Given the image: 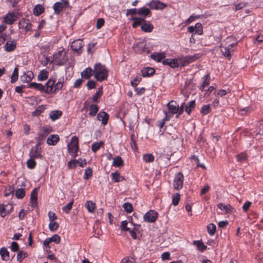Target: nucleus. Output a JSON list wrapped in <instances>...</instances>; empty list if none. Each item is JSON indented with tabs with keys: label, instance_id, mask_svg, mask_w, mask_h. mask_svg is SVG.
<instances>
[{
	"label": "nucleus",
	"instance_id": "1",
	"mask_svg": "<svg viewBox=\"0 0 263 263\" xmlns=\"http://www.w3.org/2000/svg\"><path fill=\"white\" fill-rule=\"evenodd\" d=\"M237 44V42L235 38L233 36L228 37L222 43L220 46V51L222 55L230 59L232 53L235 49V46Z\"/></svg>",
	"mask_w": 263,
	"mask_h": 263
},
{
	"label": "nucleus",
	"instance_id": "2",
	"mask_svg": "<svg viewBox=\"0 0 263 263\" xmlns=\"http://www.w3.org/2000/svg\"><path fill=\"white\" fill-rule=\"evenodd\" d=\"M93 72L95 73V78L100 82L105 80L107 78V69L104 65L100 63L95 64Z\"/></svg>",
	"mask_w": 263,
	"mask_h": 263
},
{
	"label": "nucleus",
	"instance_id": "3",
	"mask_svg": "<svg viewBox=\"0 0 263 263\" xmlns=\"http://www.w3.org/2000/svg\"><path fill=\"white\" fill-rule=\"evenodd\" d=\"M69 153L73 157H76L79 150V139L76 136L72 137L70 142L68 144Z\"/></svg>",
	"mask_w": 263,
	"mask_h": 263
},
{
	"label": "nucleus",
	"instance_id": "4",
	"mask_svg": "<svg viewBox=\"0 0 263 263\" xmlns=\"http://www.w3.org/2000/svg\"><path fill=\"white\" fill-rule=\"evenodd\" d=\"M54 62L58 65H63L68 61V57L64 49H61L53 54Z\"/></svg>",
	"mask_w": 263,
	"mask_h": 263
},
{
	"label": "nucleus",
	"instance_id": "5",
	"mask_svg": "<svg viewBox=\"0 0 263 263\" xmlns=\"http://www.w3.org/2000/svg\"><path fill=\"white\" fill-rule=\"evenodd\" d=\"M201 57L200 54H196L194 55H187L185 57L180 56L178 57L179 64L181 66H184L198 59Z\"/></svg>",
	"mask_w": 263,
	"mask_h": 263
},
{
	"label": "nucleus",
	"instance_id": "6",
	"mask_svg": "<svg viewBox=\"0 0 263 263\" xmlns=\"http://www.w3.org/2000/svg\"><path fill=\"white\" fill-rule=\"evenodd\" d=\"M40 143H37L36 145L32 147L29 156L31 158L42 159L43 156L42 155L41 148L39 147Z\"/></svg>",
	"mask_w": 263,
	"mask_h": 263
},
{
	"label": "nucleus",
	"instance_id": "7",
	"mask_svg": "<svg viewBox=\"0 0 263 263\" xmlns=\"http://www.w3.org/2000/svg\"><path fill=\"white\" fill-rule=\"evenodd\" d=\"M184 177L182 173H177L174 178L173 185L175 189L179 190L181 189L183 185Z\"/></svg>",
	"mask_w": 263,
	"mask_h": 263
},
{
	"label": "nucleus",
	"instance_id": "8",
	"mask_svg": "<svg viewBox=\"0 0 263 263\" xmlns=\"http://www.w3.org/2000/svg\"><path fill=\"white\" fill-rule=\"evenodd\" d=\"M61 2L55 3L53 6L54 13L59 14L62 11L64 7L69 6V2L68 0H61Z\"/></svg>",
	"mask_w": 263,
	"mask_h": 263
},
{
	"label": "nucleus",
	"instance_id": "9",
	"mask_svg": "<svg viewBox=\"0 0 263 263\" xmlns=\"http://www.w3.org/2000/svg\"><path fill=\"white\" fill-rule=\"evenodd\" d=\"M158 218L157 213L154 210L147 212L143 217L144 220L148 222H154Z\"/></svg>",
	"mask_w": 263,
	"mask_h": 263
},
{
	"label": "nucleus",
	"instance_id": "10",
	"mask_svg": "<svg viewBox=\"0 0 263 263\" xmlns=\"http://www.w3.org/2000/svg\"><path fill=\"white\" fill-rule=\"evenodd\" d=\"M55 83V80L49 79L44 86V92L46 94L53 93V86Z\"/></svg>",
	"mask_w": 263,
	"mask_h": 263
},
{
	"label": "nucleus",
	"instance_id": "11",
	"mask_svg": "<svg viewBox=\"0 0 263 263\" xmlns=\"http://www.w3.org/2000/svg\"><path fill=\"white\" fill-rule=\"evenodd\" d=\"M164 65H169L172 68L178 67L179 65V59H167L162 61Z\"/></svg>",
	"mask_w": 263,
	"mask_h": 263
},
{
	"label": "nucleus",
	"instance_id": "12",
	"mask_svg": "<svg viewBox=\"0 0 263 263\" xmlns=\"http://www.w3.org/2000/svg\"><path fill=\"white\" fill-rule=\"evenodd\" d=\"M169 112L172 114H179V105L176 101H171L167 104Z\"/></svg>",
	"mask_w": 263,
	"mask_h": 263
},
{
	"label": "nucleus",
	"instance_id": "13",
	"mask_svg": "<svg viewBox=\"0 0 263 263\" xmlns=\"http://www.w3.org/2000/svg\"><path fill=\"white\" fill-rule=\"evenodd\" d=\"M33 78V73L31 71H27L21 76L20 79L22 82L28 83L30 82Z\"/></svg>",
	"mask_w": 263,
	"mask_h": 263
},
{
	"label": "nucleus",
	"instance_id": "14",
	"mask_svg": "<svg viewBox=\"0 0 263 263\" xmlns=\"http://www.w3.org/2000/svg\"><path fill=\"white\" fill-rule=\"evenodd\" d=\"M17 16L13 13H9L4 17V21L7 24H12L16 21Z\"/></svg>",
	"mask_w": 263,
	"mask_h": 263
},
{
	"label": "nucleus",
	"instance_id": "15",
	"mask_svg": "<svg viewBox=\"0 0 263 263\" xmlns=\"http://www.w3.org/2000/svg\"><path fill=\"white\" fill-rule=\"evenodd\" d=\"M16 47V42L15 40H8L4 45V48L8 52L13 51Z\"/></svg>",
	"mask_w": 263,
	"mask_h": 263
},
{
	"label": "nucleus",
	"instance_id": "16",
	"mask_svg": "<svg viewBox=\"0 0 263 263\" xmlns=\"http://www.w3.org/2000/svg\"><path fill=\"white\" fill-rule=\"evenodd\" d=\"M18 26L20 28L24 29L26 31H28L31 29L32 25L29 20L23 19L18 23Z\"/></svg>",
	"mask_w": 263,
	"mask_h": 263
},
{
	"label": "nucleus",
	"instance_id": "17",
	"mask_svg": "<svg viewBox=\"0 0 263 263\" xmlns=\"http://www.w3.org/2000/svg\"><path fill=\"white\" fill-rule=\"evenodd\" d=\"M109 118V116L105 111H100L97 115V119L102 121L103 125H106L107 123Z\"/></svg>",
	"mask_w": 263,
	"mask_h": 263
},
{
	"label": "nucleus",
	"instance_id": "18",
	"mask_svg": "<svg viewBox=\"0 0 263 263\" xmlns=\"http://www.w3.org/2000/svg\"><path fill=\"white\" fill-rule=\"evenodd\" d=\"M82 46V41L81 40H75L73 41L71 44V49L78 52L81 50Z\"/></svg>",
	"mask_w": 263,
	"mask_h": 263
},
{
	"label": "nucleus",
	"instance_id": "19",
	"mask_svg": "<svg viewBox=\"0 0 263 263\" xmlns=\"http://www.w3.org/2000/svg\"><path fill=\"white\" fill-rule=\"evenodd\" d=\"M151 8L153 9H162L166 6V5L159 1H152L148 4Z\"/></svg>",
	"mask_w": 263,
	"mask_h": 263
},
{
	"label": "nucleus",
	"instance_id": "20",
	"mask_svg": "<svg viewBox=\"0 0 263 263\" xmlns=\"http://www.w3.org/2000/svg\"><path fill=\"white\" fill-rule=\"evenodd\" d=\"M37 193L36 189L32 190L31 193L30 203L33 207H36L37 204Z\"/></svg>",
	"mask_w": 263,
	"mask_h": 263
},
{
	"label": "nucleus",
	"instance_id": "21",
	"mask_svg": "<svg viewBox=\"0 0 263 263\" xmlns=\"http://www.w3.org/2000/svg\"><path fill=\"white\" fill-rule=\"evenodd\" d=\"M60 138L58 135H51L47 139V143L49 145H54L59 141Z\"/></svg>",
	"mask_w": 263,
	"mask_h": 263
},
{
	"label": "nucleus",
	"instance_id": "22",
	"mask_svg": "<svg viewBox=\"0 0 263 263\" xmlns=\"http://www.w3.org/2000/svg\"><path fill=\"white\" fill-rule=\"evenodd\" d=\"M153 25L149 22H143L141 26V29L142 31L145 32H151L153 29Z\"/></svg>",
	"mask_w": 263,
	"mask_h": 263
},
{
	"label": "nucleus",
	"instance_id": "23",
	"mask_svg": "<svg viewBox=\"0 0 263 263\" xmlns=\"http://www.w3.org/2000/svg\"><path fill=\"white\" fill-rule=\"evenodd\" d=\"M93 72L90 67H87L81 72V77L85 79H89L92 76Z\"/></svg>",
	"mask_w": 263,
	"mask_h": 263
},
{
	"label": "nucleus",
	"instance_id": "24",
	"mask_svg": "<svg viewBox=\"0 0 263 263\" xmlns=\"http://www.w3.org/2000/svg\"><path fill=\"white\" fill-rule=\"evenodd\" d=\"M151 57L154 60L160 62L165 58V53L164 52L154 53L151 55Z\"/></svg>",
	"mask_w": 263,
	"mask_h": 263
},
{
	"label": "nucleus",
	"instance_id": "25",
	"mask_svg": "<svg viewBox=\"0 0 263 263\" xmlns=\"http://www.w3.org/2000/svg\"><path fill=\"white\" fill-rule=\"evenodd\" d=\"M62 115V112L59 110H53L50 112L49 117L52 121H55L60 118Z\"/></svg>",
	"mask_w": 263,
	"mask_h": 263
},
{
	"label": "nucleus",
	"instance_id": "26",
	"mask_svg": "<svg viewBox=\"0 0 263 263\" xmlns=\"http://www.w3.org/2000/svg\"><path fill=\"white\" fill-rule=\"evenodd\" d=\"M130 20L134 21L132 26L134 28H137L139 26H141L143 23L145 22V19L144 18L132 17Z\"/></svg>",
	"mask_w": 263,
	"mask_h": 263
},
{
	"label": "nucleus",
	"instance_id": "27",
	"mask_svg": "<svg viewBox=\"0 0 263 263\" xmlns=\"http://www.w3.org/2000/svg\"><path fill=\"white\" fill-rule=\"evenodd\" d=\"M155 73L154 69L151 67L144 68L141 70V74L143 77H148Z\"/></svg>",
	"mask_w": 263,
	"mask_h": 263
},
{
	"label": "nucleus",
	"instance_id": "28",
	"mask_svg": "<svg viewBox=\"0 0 263 263\" xmlns=\"http://www.w3.org/2000/svg\"><path fill=\"white\" fill-rule=\"evenodd\" d=\"M28 87L30 88H34L42 92H44V86L41 83H37L35 82L30 83Z\"/></svg>",
	"mask_w": 263,
	"mask_h": 263
},
{
	"label": "nucleus",
	"instance_id": "29",
	"mask_svg": "<svg viewBox=\"0 0 263 263\" xmlns=\"http://www.w3.org/2000/svg\"><path fill=\"white\" fill-rule=\"evenodd\" d=\"M123 160L120 156L115 157L112 161V165L116 167H121L123 166Z\"/></svg>",
	"mask_w": 263,
	"mask_h": 263
},
{
	"label": "nucleus",
	"instance_id": "30",
	"mask_svg": "<svg viewBox=\"0 0 263 263\" xmlns=\"http://www.w3.org/2000/svg\"><path fill=\"white\" fill-rule=\"evenodd\" d=\"M85 206L89 213H93L96 208V204L91 200H88L86 202Z\"/></svg>",
	"mask_w": 263,
	"mask_h": 263
},
{
	"label": "nucleus",
	"instance_id": "31",
	"mask_svg": "<svg viewBox=\"0 0 263 263\" xmlns=\"http://www.w3.org/2000/svg\"><path fill=\"white\" fill-rule=\"evenodd\" d=\"M0 254L3 260L8 261L10 259L9 253L5 248H1L0 250Z\"/></svg>",
	"mask_w": 263,
	"mask_h": 263
},
{
	"label": "nucleus",
	"instance_id": "32",
	"mask_svg": "<svg viewBox=\"0 0 263 263\" xmlns=\"http://www.w3.org/2000/svg\"><path fill=\"white\" fill-rule=\"evenodd\" d=\"M64 83V78H61L59 80L57 83H55L53 88V93H55L58 90L62 88Z\"/></svg>",
	"mask_w": 263,
	"mask_h": 263
},
{
	"label": "nucleus",
	"instance_id": "33",
	"mask_svg": "<svg viewBox=\"0 0 263 263\" xmlns=\"http://www.w3.org/2000/svg\"><path fill=\"white\" fill-rule=\"evenodd\" d=\"M195 101L192 100L189 102L187 105L185 107V111L187 113L188 115H190L195 107Z\"/></svg>",
	"mask_w": 263,
	"mask_h": 263
},
{
	"label": "nucleus",
	"instance_id": "34",
	"mask_svg": "<svg viewBox=\"0 0 263 263\" xmlns=\"http://www.w3.org/2000/svg\"><path fill=\"white\" fill-rule=\"evenodd\" d=\"M44 11V7L41 5H36L33 9V14L35 16H39L43 13Z\"/></svg>",
	"mask_w": 263,
	"mask_h": 263
},
{
	"label": "nucleus",
	"instance_id": "35",
	"mask_svg": "<svg viewBox=\"0 0 263 263\" xmlns=\"http://www.w3.org/2000/svg\"><path fill=\"white\" fill-rule=\"evenodd\" d=\"M137 13L139 15L145 17L151 13V11L148 8L142 7L138 10Z\"/></svg>",
	"mask_w": 263,
	"mask_h": 263
},
{
	"label": "nucleus",
	"instance_id": "36",
	"mask_svg": "<svg viewBox=\"0 0 263 263\" xmlns=\"http://www.w3.org/2000/svg\"><path fill=\"white\" fill-rule=\"evenodd\" d=\"M9 208L10 210L13 209V206L11 204H6L3 206H0V214L2 217H4L7 215L6 208Z\"/></svg>",
	"mask_w": 263,
	"mask_h": 263
},
{
	"label": "nucleus",
	"instance_id": "37",
	"mask_svg": "<svg viewBox=\"0 0 263 263\" xmlns=\"http://www.w3.org/2000/svg\"><path fill=\"white\" fill-rule=\"evenodd\" d=\"M110 176L115 182L122 181L124 179V178L123 176H120L117 172L112 173Z\"/></svg>",
	"mask_w": 263,
	"mask_h": 263
},
{
	"label": "nucleus",
	"instance_id": "38",
	"mask_svg": "<svg viewBox=\"0 0 263 263\" xmlns=\"http://www.w3.org/2000/svg\"><path fill=\"white\" fill-rule=\"evenodd\" d=\"M218 208L221 210H224L227 213H230L232 211L233 208L230 204L224 205L223 203H220L217 205Z\"/></svg>",
	"mask_w": 263,
	"mask_h": 263
},
{
	"label": "nucleus",
	"instance_id": "39",
	"mask_svg": "<svg viewBox=\"0 0 263 263\" xmlns=\"http://www.w3.org/2000/svg\"><path fill=\"white\" fill-rule=\"evenodd\" d=\"M99 110V107L98 105L96 104L91 105L90 106V109L89 112V115L90 116L94 117L97 114V112Z\"/></svg>",
	"mask_w": 263,
	"mask_h": 263
},
{
	"label": "nucleus",
	"instance_id": "40",
	"mask_svg": "<svg viewBox=\"0 0 263 263\" xmlns=\"http://www.w3.org/2000/svg\"><path fill=\"white\" fill-rule=\"evenodd\" d=\"M48 73L46 70H42L37 76L39 81H44L47 79Z\"/></svg>",
	"mask_w": 263,
	"mask_h": 263
},
{
	"label": "nucleus",
	"instance_id": "41",
	"mask_svg": "<svg viewBox=\"0 0 263 263\" xmlns=\"http://www.w3.org/2000/svg\"><path fill=\"white\" fill-rule=\"evenodd\" d=\"M18 69L16 67L14 69L13 72L11 77V82L13 83L18 80Z\"/></svg>",
	"mask_w": 263,
	"mask_h": 263
},
{
	"label": "nucleus",
	"instance_id": "42",
	"mask_svg": "<svg viewBox=\"0 0 263 263\" xmlns=\"http://www.w3.org/2000/svg\"><path fill=\"white\" fill-rule=\"evenodd\" d=\"M207 229L209 235L212 236L215 234L216 232V227L213 223H210L209 224H208Z\"/></svg>",
	"mask_w": 263,
	"mask_h": 263
},
{
	"label": "nucleus",
	"instance_id": "43",
	"mask_svg": "<svg viewBox=\"0 0 263 263\" xmlns=\"http://www.w3.org/2000/svg\"><path fill=\"white\" fill-rule=\"evenodd\" d=\"M193 243L197 246L198 249L200 251H203L206 248V246L201 241H194Z\"/></svg>",
	"mask_w": 263,
	"mask_h": 263
},
{
	"label": "nucleus",
	"instance_id": "44",
	"mask_svg": "<svg viewBox=\"0 0 263 263\" xmlns=\"http://www.w3.org/2000/svg\"><path fill=\"white\" fill-rule=\"evenodd\" d=\"M209 77H210V76L208 74L204 77V78H203L204 80H203V83L200 88V90H203L204 88L209 85V84H210Z\"/></svg>",
	"mask_w": 263,
	"mask_h": 263
},
{
	"label": "nucleus",
	"instance_id": "45",
	"mask_svg": "<svg viewBox=\"0 0 263 263\" xmlns=\"http://www.w3.org/2000/svg\"><path fill=\"white\" fill-rule=\"evenodd\" d=\"M103 145V142L102 141L93 143L91 146V150L95 153L98 151Z\"/></svg>",
	"mask_w": 263,
	"mask_h": 263
},
{
	"label": "nucleus",
	"instance_id": "46",
	"mask_svg": "<svg viewBox=\"0 0 263 263\" xmlns=\"http://www.w3.org/2000/svg\"><path fill=\"white\" fill-rule=\"evenodd\" d=\"M45 109L43 105L39 106L37 108L32 112V115L33 116H37L40 115Z\"/></svg>",
	"mask_w": 263,
	"mask_h": 263
},
{
	"label": "nucleus",
	"instance_id": "47",
	"mask_svg": "<svg viewBox=\"0 0 263 263\" xmlns=\"http://www.w3.org/2000/svg\"><path fill=\"white\" fill-rule=\"evenodd\" d=\"M203 33L202 26L200 23H196L195 25V33L201 35Z\"/></svg>",
	"mask_w": 263,
	"mask_h": 263
},
{
	"label": "nucleus",
	"instance_id": "48",
	"mask_svg": "<svg viewBox=\"0 0 263 263\" xmlns=\"http://www.w3.org/2000/svg\"><path fill=\"white\" fill-rule=\"evenodd\" d=\"M143 159L146 162H152L154 160V157L152 154H146L143 156Z\"/></svg>",
	"mask_w": 263,
	"mask_h": 263
},
{
	"label": "nucleus",
	"instance_id": "49",
	"mask_svg": "<svg viewBox=\"0 0 263 263\" xmlns=\"http://www.w3.org/2000/svg\"><path fill=\"white\" fill-rule=\"evenodd\" d=\"M25 195V189L20 188L17 189L15 192V196L17 198H23Z\"/></svg>",
	"mask_w": 263,
	"mask_h": 263
},
{
	"label": "nucleus",
	"instance_id": "50",
	"mask_svg": "<svg viewBox=\"0 0 263 263\" xmlns=\"http://www.w3.org/2000/svg\"><path fill=\"white\" fill-rule=\"evenodd\" d=\"M123 208H124V211L128 213L132 212L133 211V205L129 202L124 203L123 205Z\"/></svg>",
	"mask_w": 263,
	"mask_h": 263
},
{
	"label": "nucleus",
	"instance_id": "51",
	"mask_svg": "<svg viewBox=\"0 0 263 263\" xmlns=\"http://www.w3.org/2000/svg\"><path fill=\"white\" fill-rule=\"evenodd\" d=\"M211 111V107L210 105H204L201 109V113L203 115H205L209 114Z\"/></svg>",
	"mask_w": 263,
	"mask_h": 263
},
{
	"label": "nucleus",
	"instance_id": "52",
	"mask_svg": "<svg viewBox=\"0 0 263 263\" xmlns=\"http://www.w3.org/2000/svg\"><path fill=\"white\" fill-rule=\"evenodd\" d=\"M34 158H30L26 162L27 167L30 169L34 168L36 166V162L33 160Z\"/></svg>",
	"mask_w": 263,
	"mask_h": 263
},
{
	"label": "nucleus",
	"instance_id": "53",
	"mask_svg": "<svg viewBox=\"0 0 263 263\" xmlns=\"http://www.w3.org/2000/svg\"><path fill=\"white\" fill-rule=\"evenodd\" d=\"M59 224L55 221H51L49 224V228L52 232L55 231L59 228Z\"/></svg>",
	"mask_w": 263,
	"mask_h": 263
},
{
	"label": "nucleus",
	"instance_id": "54",
	"mask_svg": "<svg viewBox=\"0 0 263 263\" xmlns=\"http://www.w3.org/2000/svg\"><path fill=\"white\" fill-rule=\"evenodd\" d=\"M236 158L238 162H242L243 161H245L247 159V155L246 153H240L236 155Z\"/></svg>",
	"mask_w": 263,
	"mask_h": 263
},
{
	"label": "nucleus",
	"instance_id": "55",
	"mask_svg": "<svg viewBox=\"0 0 263 263\" xmlns=\"http://www.w3.org/2000/svg\"><path fill=\"white\" fill-rule=\"evenodd\" d=\"M180 199V195L179 193H176L173 196V204L174 205L176 206L178 204Z\"/></svg>",
	"mask_w": 263,
	"mask_h": 263
},
{
	"label": "nucleus",
	"instance_id": "56",
	"mask_svg": "<svg viewBox=\"0 0 263 263\" xmlns=\"http://www.w3.org/2000/svg\"><path fill=\"white\" fill-rule=\"evenodd\" d=\"M27 253L24 251H19L17 255V259L18 261L21 262L26 256Z\"/></svg>",
	"mask_w": 263,
	"mask_h": 263
},
{
	"label": "nucleus",
	"instance_id": "57",
	"mask_svg": "<svg viewBox=\"0 0 263 263\" xmlns=\"http://www.w3.org/2000/svg\"><path fill=\"white\" fill-rule=\"evenodd\" d=\"M41 132L46 137L52 132V128L51 127H43L41 128Z\"/></svg>",
	"mask_w": 263,
	"mask_h": 263
},
{
	"label": "nucleus",
	"instance_id": "58",
	"mask_svg": "<svg viewBox=\"0 0 263 263\" xmlns=\"http://www.w3.org/2000/svg\"><path fill=\"white\" fill-rule=\"evenodd\" d=\"M92 175V171L91 168L88 167L85 171L84 178L85 179H88Z\"/></svg>",
	"mask_w": 263,
	"mask_h": 263
},
{
	"label": "nucleus",
	"instance_id": "59",
	"mask_svg": "<svg viewBox=\"0 0 263 263\" xmlns=\"http://www.w3.org/2000/svg\"><path fill=\"white\" fill-rule=\"evenodd\" d=\"M73 203V200L68 203L66 205L63 207V210L66 213H68L72 208Z\"/></svg>",
	"mask_w": 263,
	"mask_h": 263
},
{
	"label": "nucleus",
	"instance_id": "60",
	"mask_svg": "<svg viewBox=\"0 0 263 263\" xmlns=\"http://www.w3.org/2000/svg\"><path fill=\"white\" fill-rule=\"evenodd\" d=\"M14 191V187L12 186H9L8 188L6 189L5 191L4 195L6 197H8L10 194L13 193Z\"/></svg>",
	"mask_w": 263,
	"mask_h": 263
},
{
	"label": "nucleus",
	"instance_id": "61",
	"mask_svg": "<svg viewBox=\"0 0 263 263\" xmlns=\"http://www.w3.org/2000/svg\"><path fill=\"white\" fill-rule=\"evenodd\" d=\"M51 242H54L57 244L60 242V237L59 235L55 234L52 236L51 237L49 238Z\"/></svg>",
	"mask_w": 263,
	"mask_h": 263
},
{
	"label": "nucleus",
	"instance_id": "62",
	"mask_svg": "<svg viewBox=\"0 0 263 263\" xmlns=\"http://www.w3.org/2000/svg\"><path fill=\"white\" fill-rule=\"evenodd\" d=\"M102 94V88H100L99 90L93 96L92 99L93 102H96L97 100L101 97Z\"/></svg>",
	"mask_w": 263,
	"mask_h": 263
},
{
	"label": "nucleus",
	"instance_id": "63",
	"mask_svg": "<svg viewBox=\"0 0 263 263\" xmlns=\"http://www.w3.org/2000/svg\"><path fill=\"white\" fill-rule=\"evenodd\" d=\"M10 248H11V250L13 252L18 251V248H19L18 243L15 241H13L11 243Z\"/></svg>",
	"mask_w": 263,
	"mask_h": 263
},
{
	"label": "nucleus",
	"instance_id": "64",
	"mask_svg": "<svg viewBox=\"0 0 263 263\" xmlns=\"http://www.w3.org/2000/svg\"><path fill=\"white\" fill-rule=\"evenodd\" d=\"M104 24V20L103 18H99L97 22L96 27L97 29L101 28Z\"/></svg>",
	"mask_w": 263,
	"mask_h": 263
}]
</instances>
